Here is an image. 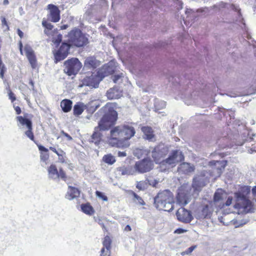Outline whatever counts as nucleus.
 <instances>
[{"instance_id": "0e129e2a", "label": "nucleus", "mask_w": 256, "mask_h": 256, "mask_svg": "<svg viewBox=\"0 0 256 256\" xmlns=\"http://www.w3.org/2000/svg\"><path fill=\"white\" fill-rule=\"evenodd\" d=\"M9 4V2L8 0H4L2 4L4 6H6Z\"/></svg>"}, {"instance_id": "c03bdc74", "label": "nucleus", "mask_w": 256, "mask_h": 256, "mask_svg": "<svg viewBox=\"0 0 256 256\" xmlns=\"http://www.w3.org/2000/svg\"><path fill=\"white\" fill-rule=\"evenodd\" d=\"M232 198L231 196H228L226 202L224 203V206H229L232 203Z\"/></svg>"}, {"instance_id": "c85d7f7f", "label": "nucleus", "mask_w": 256, "mask_h": 256, "mask_svg": "<svg viewBox=\"0 0 256 256\" xmlns=\"http://www.w3.org/2000/svg\"><path fill=\"white\" fill-rule=\"evenodd\" d=\"M86 106L82 104L74 105V114L76 116L80 115L84 110Z\"/></svg>"}, {"instance_id": "7c9ffc66", "label": "nucleus", "mask_w": 256, "mask_h": 256, "mask_svg": "<svg viewBox=\"0 0 256 256\" xmlns=\"http://www.w3.org/2000/svg\"><path fill=\"white\" fill-rule=\"evenodd\" d=\"M149 180H145L140 181L137 182L136 188L140 190H144L146 189L148 186Z\"/></svg>"}, {"instance_id": "49530a36", "label": "nucleus", "mask_w": 256, "mask_h": 256, "mask_svg": "<svg viewBox=\"0 0 256 256\" xmlns=\"http://www.w3.org/2000/svg\"><path fill=\"white\" fill-rule=\"evenodd\" d=\"M2 26H6L7 30L8 29V26L7 24V22L4 17H2Z\"/></svg>"}, {"instance_id": "c756f323", "label": "nucleus", "mask_w": 256, "mask_h": 256, "mask_svg": "<svg viewBox=\"0 0 256 256\" xmlns=\"http://www.w3.org/2000/svg\"><path fill=\"white\" fill-rule=\"evenodd\" d=\"M42 24L46 28V30H44V32L48 36H50L54 33L53 32L51 31L53 28V26L47 22H46L42 21Z\"/></svg>"}, {"instance_id": "4be33fe9", "label": "nucleus", "mask_w": 256, "mask_h": 256, "mask_svg": "<svg viewBox=\"0 0 256 256\" xmlns=\"http://www.w3.org/2000/svg\"><path fill=\"white\" fill-rule=\"evenodd\" d=\"M80 195V191L76 188L72 186H68V189L66 197L69 200H72Z\"/></svg>"}, {"instance_id": "bf43d9fd", "label": "nucleus", "mask_w": 256, "mask_h": 256, "mask_svg": "<svg viewBox=\"0 0 256 256\" xmlns=\"http://www.w3.org/2000/svg\"><path fill=\"white\" fill-rule=\"evenodd\" d=\"M247 221H245L244 222H240L238 225L236 226V228L240 227L242 226L244 224L247 223Z\"/></svg>"}, {"instance_id": "a18cd8bd", "label": "nucleus", "mask_w": 256, "mask_h": 256, "mask_svg": "<svg viewBox=\"0 0 256 256\" xmlns=\"http://www.w3.org/2000/svg\"><path fill=\"white\" fill-rule=\"evenodd\" d=\"M60 133L65 136L68 140H72V138L68 134L65 132L64 130H62Z\"/></svg>"}, {"instance_id": "2f4dec72", "label": "nucleus", "mask_w": 256, "mask_h": 256, "mask_svg": "<svg viewBox=\"0 0 256 256\" xmlns=\"http://www.w3.org/2000/svg\"><path fill=\"white\" fill-rule=\"evenodd\" d=\"M166 106V102L162 100H156L154 102L155 111L158 112V110L164 108Z\"/></svg>"}, {"instance_id": "2eb2a0df", "label": "nucleus", "mask_w": 256, "mask_h": 256, "mask_svg": "<svg viewBox=\"0 0 256 256\" xmlns=\"http://www.w3.org/2000/svg\"><path fill=\"white\" fill-rule=\"evenodd\" d=\"M226 198V194L222 190H218L214 194V200L215 204L220 208L224 206V200Z\"/></svg>"}, {"instance_id": "72a5a7b5", "label": "nucleus", "mask_w": 256, "mask_h": 256, "mask_svg": "<svg viewBox=\"0 0 256 256\" xmlns=\"http://www.w3.org/2000/svg\"><path fill=\"white\" fill-rule=\"evenodd\" d=\"M82 211L86 214H92L94 212L93 208L89 204H82Z\"/></svg>"}, {"instance_id": "412c9836", "label": "nucleus", "mask_w": 256, "mask_h": 256, "mask_svg": "<svg viewBox=\"0 0 256 256\" xmlns=\"http://www.w3.org/2000/svg\"><path fill=\"white\" fill-rule=\"evenodd\" d=\"M116 172L119 175L124 176V175H133L135 174L136 170L132 166L125 167L121 166L117 168Z\"/></svg>"}, {"instance_id": "f3484780", "label": "nucleus", "mask_w": 256, "mask_h": 256, "mask_svg": "<svg viewBox=\"0 0 256 256\" xmlns=\"http://www.w3.org/2000/svg\"><path fill=\"white\" fill-rule=\"evenodd\" d=\"M106 96L109 99L118 98L122 96V91L118 87H114L108 90Z\"/></svg>"}, {"instance_id": "338daca9", "label": "nucleus", "mask_w": 256, "mask_h": 256, "mask_svg": "<svg viewBox=\"0 0 256 256\" xmlns=\"http://www.w3.org/2000/svg\"><path fill=\"white\" fill-rule=\"evenodd\" d=\"M0 77L1 78H3V77H4V72H3V70L2 69L1 70L0 72Z\"/></svg>"}, {"instance_id": "f03ea898", "label": "nucleus", "mask_w": 256, "mask_h": 256, "mask_svg": "<svg viewBox=\"0 0 256 256\" xmlns=\"http://www.w3.org/2000/svg\"><path fill=\"white\" fill-rule=\"evenodd\" d=\"M135 134V129L131 125L124 124L116 126L110 130L111 139L109 143L115 146L118 144L117 142L129 140Z\"/></svg>"}, {"instance_id": "3c124183", "label": "nucleus", "mask_w": 256, "mask_h": 256, "mask_svg": "<svg viewBox=\"0 0 256 256\" xmlns=\"http://www.w3.org/2000/svg\"><path fill=\"white\" fill-rule=\"evenodd\" d=\"M184 232H185L184 230L182 229L179 228V229H177L176 230H175V233L180 234H182V233Z\"/></svg>"}, {"instance_id": "ea45409f", "label": "nucleus", "mask_w": 256, "mask_h": 256, "mask_svg": "<svg viewBox=\"0 0 256 256\" xmlns=\"http://www.w3.org/2000/svg\"><path fill=\"white\" fill-rule=\"evenodd\" d=\"M96 195L98 197L102 198L104 200L106 201L108 200V198L106 196H104L102 192L96 191Z\"/></svg>"}, {"instance_id": "6e6d98bb", "label": "nucleus", "mask_w": 256, "mask_h": 256, "mask_svg": "<svg viewBox=\"0 0 256 256\" xmlns=\"http://www.w3.org/2000/svg\"><path fill=\"white\" fill-rule=\"evenodd\" d=\"M158 183V181H157L156 180H154V182H152L149 180L148 185H152L154 186H156V184Z\"/></svg>"}, {"instance_id": "0eeeda50", "label": "nucleus", "mask_w": 256, "mask_h": 256, "mask_svg": "<svg viewBox=\"0 0 256 256\" xmlns=\"http://www.w3.org/2000/svg\"><path fill=\"white\" fill-rule=\"evenodd\" d=\"M184 160V156L181 151L176 150L173 151L169 156L162 160V164L164 166H174L176 164Z\"/></svg>"}, {"instance_id": "603ef678", "label": "nucleus", "mask_w": 256, "mask_h": 256, "mask_svg": "<svg viewBox=\"0 0 256 256\" xmlns=\"http://www.w3.org/2000/svg\"><path fill=\"white\" fill-rule=\"evenodd\" d=\"M14 109L17 114H19L21 112V110L19 106H16Z\"/></svg>"}, {"instance_id": "7ed1b4c3", "label": "nucleus", "mask_w": 256, "mask_h": 256, "mask_svg": "<svg viewBox=\"0 0 256 256\" xmlns=\"http://www.w3.org/2000/svg\"><path fill=\"white\" fill-rule=\"evenodd\" d=\"M174 203L172 193L168 190L160 192L154 198V206L160 210L170 212Z\"/></svg>"}, {"instance_id": "37998d69", "label": "nucleus", "mask_w": 256, "mask_h": 256, "mask_svg": "<svg viewBox=\"0 0 256 256\" xmlns=\"http://www.w3.org/2000/svg\"><path fill=\"white\" fill-rule=\"evenodd\" d=\"M196 248V246H193L190 247L186 250V254H190Z\"/></svg>"}, {"instance_id": "de8ad7c7", "label": "nucleus", "mask_w": 256, "mask_h": 256, "mask_svg": "<svg viewBox=\"0 0 256 256\" xmlns=\"http://www.w3.org/2000/svg\"><path fill=\"white\" fill-rule=\"evenodd\" d=\"M38 147L39 150L40 151L44 152L46 153L48 152V150L47 148H44L42 146L39 145V146H38Z\"/></svg>"}, {"instance_id": "774afa93", "label": "nucleus", "mask_w": 256, "mask_h": 256, "mask_svg": "<svg viewBox=\"0 0 256 256\" xmlns=\"http://www.w3.org/2000/svg\"><path fill=\"white\" fill-rule=\"evenodd\" d=\"M22 44L21 42H20V50H21V48H22Z\"/></svg>"}, {"instance_id": "20e7f679", "label": "nucleus", "mask_w": 256, "mask_h": 256, "mask_svg": "<svg viewBox=\"0 0 256 256\" xmlns=\"http://www.w3.org/2000/svg\"><path fill=\"white\" fill-rule=\"evenodd\" d=\"M104 109L106 110L108 109V112L104 114L98 122V126L96 128H98L100 130H108L117 118V112L116 110L107 106L105 107Z\"/></svg>"}, {"instance_id": "13d9d810", "label": "nucleus", "mask_w": 256, "mask_h": 256, "mask_svg": "<svg viewBox=\"0 0 256 256\" xmlns=\"http://www.w3.org/2000/svg\"><path fill=\"white\" fill-rule=\"evenodd\" d=\"M50 149L52 150L58 156L60 155V154L58 153V151L56 150V149L53 147H50Z\"/></svg>"}, {"instance_id": "e433bc0d", "label": "nucleus", "mask_w": 256, "mask_h": 256, "mask_svg": "<svg viewBox=\"0 0 256 256\" xmlns=\"http://www.w3.org/2000/svg\"><path fill=\"white\" fill-rule=\"evenodd\" d=\"M132 194L134 196L133 200L134 202L142 206L145 204L144 202L141 197L133 192H132Z\"/></svg>"}, {"instance_id": "b1692460", "label": "nucleus", "mask_w": 256, "mask_h": 256, "mask_svg": "<svg viewBox=\"0 0 256 256\" xmlns=\"http://www.w3.org/2000/svg\"><path fill=\"white\" fill-rule=\"evenodd\" d=\"M60 106L64 112H68L72 109V102L70 100H64L60 102Z\"/></svg>"}, {"instance_id": "864d4df0", "label": "nucleus", "mask_w": 256, "mask_h": 256, "mask_svg": "<svg viewBox=\"0 0 256 256\" xmlns=\"http://www.w3.org/2000/svg\"><path fill=\"white\" fill-rule=\"evenodd\" d=\"M18 34L20 38H22L24 36L23 32L22 30H20V29H18Z\"/></svg>"}, {"instance_id": "a878e982", "label": "nucleus", "mask_w": 256, "mask_h": 256, "mask_svg": "<svg viewBox=\"0 0 256 256\" xmlns=\"http://www.w3.org/2000/svg\"><path fill=\"white\" fill-rule=\"evenodd\" d=\"M49 178L52 179L58 178V172L54 165H51L48 169Z\"/></svg>"}, {"instance_id": "680f3d73", "label": "nucleus", "mask_w": 256, "mask_h": 256, "mask_svg": "<svg viewBox=\"0 0 256 256\" xmlns=\"http://www.w3.org/2000/svg\"><path fill=\"white\" fill-rule=\"evenodd\" d=\"M29 84L32 86V89L34 90V82H33V81L32 80H30Z\"/></svg>"}, {"instance_id": "39448f33", "label": "nucleus", "mask_w": 256, "mask_h": 256, "mask_svg": "<svg viewBox=\"0 0 256 256\" xmlns=\"http://www.w3.org/2000/svg\"><path fill=\"white\" fill-rule=\"evenodd\" d=\"M68 40L71 45L77 47L82 46L88 43V38L78 28L72 30L68 35Z\"/></svg>"}, {"instance_id": "5701e85b", "label": "nucleus", "mask_w": 256, "mask_h": 256, "mask_svg": "<svg viewBox=\"0 0 256 256\" xmlns=\"http://www.w3.org/2000/svg\"><path fill=\"white\" fill-rule=\"evenodd\" d=\"M98 82H97L95 80H94V76L85 78L83 82V84L84 85L88 86L92 88L98 87Z\"/></svg>"}, {"instance_id": "f8f14e48", "label": "nucleus", "mask_w": 256, "mask_h": 256, "mask_svg": "<svg viewBox=\"0 0 256 256\" xmlns=\"http://www.w3.org/2000/svg\"><path fill=\"white\" fill-rule=\"evenodd\" d=\"M116 70L114 63L113 62H110L108 64H104L98 71V75L104 78L110 74H112Z\"/></svg>"}, {"instance_id": "79ce46f5", "label": "nucleus", "mask_w": 256, "mask_h": 256, "mask_svg": "<svg viewBox=\"0 0 256 256\" xmlns=\"http://www.w3.org/2000/svg\"><path fill=\"white\" fill-rule=\"evenodd\" d=\"M48 158V154L47 153H42L40 154V158L43 161H46Z\"/></svg>"}, {"instance_id": "4d7b16f0", "label": "nucleus", "mask_w": 256, "mask_h": 256, "mask_svg": "<svg viewBox=\"0 0 256 256\" xmlns=\"http://www.w3.org/2000/svg\"><path fill=\"white\" fill-rule=\"evenodd\" d=\"M131 230H132V228L129 225H127L124 228L125 231L129 232V231H130Z\"/></svg>"}, {"instance_id": "393cba45", "label": "nucleus", "mask_w": 256, "mask_h": 256, "mask_svg": "<svg viewBox=\"0 0 256 256\" xmlns=\"http://www.w3.org/2000/svg\"><path fill=\"white\" fill-rule=\"evenodd\" d=\"M100 130L98 128H95L94 132L90 139V142L94 143L96 145H98L100 140L101 134L98 132Z\"/></svg>"}, {"instance_id": "8fccbe9b", "label": "nucleus", "mask_w": 256, "mask_h": 256, "mask_svg": "<svg viewBox=\"0 0 256 256\" xmlns=\"http://www.w3.org/2000/svg\"><path fill=\"white\" fill-rule=\"evenodd\" d=\"M126 156L125 152H118V156L120 157H124Z\"/></svg>"}, {"instance_id": "6ab92c4d", "label": "nucleus", "mask_w": 256, "mask_h": 256, "mask_svg": "<svg viewBox=\"0 0 256 256\" xmlns=\"http://www.w3.org/2000/svg\"><path fill=\"white\" fill-rule=\"evenodd\" d=\"M112 240L108 236H106L103 242V248L101 250V256H104L108 254H110L111 248Z\"/></svg>"}, {"instance_id": "f257e3e1", "label": "nucleus", "mask_w": 256, "mask_h": 256, "mask_svg": "<svg viewBox=\"0 0 256 256\" xmlns=\"http://www.w3.org/2000/svg\"><path fill=\"white\" fill-rule=\"evenodd\" d=\"M224 167L225 164L223 160L210 162L206 170H203L200 174H197L194 178L193 187L197 188L204 186L208 180V175L216 178L220 176Z\"/></svg>"}, {"instance_id": "473e14b6", "label": "nucleus", "mask_w": 256, "mask_h": 256, "mask_svg": "<svg viewBox=\"0 0 256 256\" xmlns=\"http://www.w3.org/2000/svg\"><path fill=\"white\" fill-rule=\"evenodd\" d=\"M210 210L208 206V205H206L202 208L201 212L198 214V216L199 218H204L208 216Z\"/></svg>"}, {"instance_id": "5fc2aeb1", "label": "nucleus", "mask_w": 256, "mask_h": 256, "mask_svg": "<svg viewBox=\"0 0 256 256\" xmlns=\"http://www.w3.org/2000/svg\"><path fill=\"white\" fill-rule=\"evenodd\" d=\"M176 4L180 7V8H182V6L183 3L180 0H176Z\"/></svg>"}, {"instance_id": "f704fd0d", "label": "nucleus", "mask_w": 256, "mask_h": 256, "mask_svg": "<svg viewBox=\"0 0 256 256\" xmlns=\"http://www.w3.org/2000/svg\"><path fill=\"white\" fill-rule=\"evenodd\" d=\"M235 196L237 198V201L238 202L239 200H242L243 202H244V204L246 206H248L250 204V202L246 200L244 196L240 192H236L235 193Z\"/></svg>"}, {"instance_id": "aec40b11", "label": "nucleus", "mask_w": 256, "mask_h": 256, "mask_svg": "<svg viewBox=\"0 0 256 256\" xmlns=\"http://www.w3.org/2000/svg\"><path fill=\"white\" fill-rule=\"evenodd\" d=\"M100 62L94 57L87 58L84 62V66L87 68H96L98 66Z\"/></svg>"}, {"instance_id": "1a4fd4ad", "label": "nucleus", "mask_w": 256, "mask_h": 256, "mask_svg": "<svg viewBox=\"0 0 256 256\" xmlns=\"http://www.w3.org/2000/svg\"><path fill=\"white\" fill-rule=\"evenodd\" d=\"M168 153V149L164 146H159L155 148L152 152V156L156 163L162 164L164 157Z\"/></svg>"}, {"instance_id": "e2e57ef3", "label": "nucleus", "mask_w": 256, "mask_h": 256, "mask_svg": "<svg viewBox=\"0 0 256 256\" xmlns=\"http://www.w3.org/2000/svg\"><path fill=\"white\" fill-rule=\"evenodd\" d=\"M234 206L236 208H240L241 207H242V206H241L240 205V203L238 202V203L236 204Z\"/></svg>"}, {"instance_id": "a19ab883", "label": "nucleus", "mask_w": 256, "mask_h": 256, "mask_svg": "<svg viewBox=\"0 0 256 256\" xmlns=\"http://www.w3.org/2000/svg\"><path fill=\"white\" fill-rule=\"evenodd\" d=\"M58 178H60L64 180H66V174L62 169H60V172H58Z\"/></svg>"}, {"instance_id": "09e8293b", "label": "nucleus", "mask_w": 256, "mask_h": 256, "mask_svg": "<svg viewBox=\"0 0 256 256\" xmlns=\"http://www.w3.org/2000/svg\"><path fill=\"white\" fill-rule=\"evenodd\" d=\"M9 98L12 100V102L16 100V98L14 96V93L12 92H10L8 94Z\"/></svg>"}, {"instance_id": "052dcab7", "label": "nucleus", "mask_w": 256, "mask_h": 256, "mask_svg": "<svg viewBox=\"0 0 256 256\" xmlns=\"http://www.w3.org/2000/svg\"><path fill=\"white\" fill-rule=\"evenodd\" d=\"M252 192L254 196H256V186H254L252 188Z\"/></svg>"}, {"instance_id": "4c0bfd02", "label": "nucleus", "mask_w": 256, "mask_h": 256, "mask_svg": "<svg viewBox=\"0 0 256 256\" xmlns=\"http://www.w3.org/2000/svg\"><path fill=\"white\" fill-rule=\"evenodd\" d=\"M52 35L53 36V37L52 38V42L54 44H56V45L59 44L62 40V36L60 34H56V36H54V34H53V33L52 34Z\"/></svg>"}, {"instance_id": "69168bd1", "label": "nucleus", "mask_w": 256, "mask_h": 256, "mask_svg": "<svg viewBox=\"0 0 256 256\" xmlns=\"http://www.w3.org/2000/svg\"><path fill=\"white\" fill-rule=\"evenodd\" d=\"M68 26L67 24H64L61 26V29L65 30V29H66L68 28Z\"/></svg>"}, {"instance_id": "6e6552de", "label": "nucleus", "mask_w": 256, "mask_h": 256, "mask_svg": "<svg viewBox=\"0 0 256 256\" xmlns=\"http://www.w3.org/2000/svg\"><path fill=\"white\" fill-rule=\"evenodd\" d=\"M154 168L152 162L149 158H144L136 162L134 169L140 173H144L150 171Z\"/></svg>"}, {"instance_id": "c9c22d12", "label": "nucleus", "mask_w": 256, "mask_h": 256, "mask_svg": "<svg viewBox=\"0 0 256 256\" xmlns=\"http://www.w3.org/2000/svg\"><path fill=\"white\" fill-rule=\"evenodd\" d=\"M124 78V74L120 73L117 74H114L112 76V80L114 83L120 84L122 82Z\"/></svg>"}, {"instance_id": "9d476101", "label": "nucleus", "mask_w": 256, "mask_h": 256, "mask_svg": "<svg viewBox=\"0 0 256 256\" xmlns=\"http://www.w3.org/2000/svg\"><path fill=\"white\" fill-rule=\"evenodd\" d=\"M70 44L65 42L62 43L59 50L54 54L56 62L64 59L67 56Z\"/></svg>"}, {"instance_id": "58836bf2", "label": "nucleus", "mask_w": 256, "mask_h": 256, "mask_svg": "<svg viewBox=\"0 0 256 256\" xmlns=\"http://www.w3.org/2000/svg\"><path fill=\"white\" fill-rule=\"evenodd\" d=\"M28 130L25 132L26 135L31 140H34V136L33 134V133L32 132V126L31 127V128H28Z\"/></svg>"}, {"instance_id": "a211bd4d", "label": "nucleus", "mask_w": 256, "mask_h": 256, "mask_svg": "<svg viewBox=\"0 0 256 256\" xmlns=\"http://www.w3.org/2000/svg\"><path fill=\"white\" fill-rule=\"evenodd\" d=\"M142 131L144 133V138L148 140L154 141L156 140L154 131L150 127L144 126L142 128Z\"/></svg>"}, {"instance_id": "9b49d317", "label": "nucleus", "mask_w": 256, "mask_h": 256, "mask_svg": "<svg viewBox=\"0 0 256 256\" xmlns=\"http://www.w3.org/2000/svg\"><path fill=\"white\" fill-rule=\"evenodd\" d=\"M176 214L178 219L182 222L188 223L192 219V216L190 212L182 208H179L177 210Z\"/></svg>"}, {"instance_id": "423d86ee", "label": "nucleus", "mask_w": 256, "mask_h": 256, "mask_svg": "<svg viewBox=\"0 0 256 256\" xmlns=\"http://www.w3.org/2000/svg\"><path fill=\"white\" fill-rule=\"evenodd\" d=\"M82 66L81 62L76 58H72L64 63V72L68 76L76 75Z\"/></svg>"}, {"instance_id": "cd10ccee", "label": "nucleus", "mask_w": 256, "mask_h": 256, "mask_svg": "<svg viewBox=\"0 0 256 256\" xmlns=\"http://www.w3.org/2000/svg\"><path fill=\"white\" fill-rule=\"evenodd\" d=\"M102 160L104 162L109 165H112L116 162L114 156L110 154L104 155L102 157Z\"/></svg>"}, {"instance_id": "4468645a", "label": "nucleus", "mask_w": 256, "mask_h": 256, "mask_svg": "<svg viewBox=\"0 0 256 256\" xmlns=\"http://www.w3.org/2000/svg\"><path fill=\"white\" fill-rule=\"evenodd\" d=\"M48 8L50 10L51 21L54 22H58L60 19V10L58 8L52 4H48Z\"/></svg>"}, {"instance_id": "bb28decb", "label": "nucleus", "mask_w": 256, "mask_h": 256, "mask_svg": "<svg viewBox=\"0 0 256 256\" xmlns=\"http://www.w3.org/2000/svg\"><path fill=\"white\" fill-rule=\"evenodd\" d=\"M16 119L21 126H26L27 128H31L32 123L28 119L24 118L22 116H17Z\"/></svg>"}, {"instance_id": "dca6fc26", "label": "nucleus", "mask_w": 256, "mask_h": 256, "mask_svg": "<svg viewBox=\"0 0 256 256\" xmlns=\"http://www.w3.org/2000/svg\"><path fill=\"white\" fill-rule=\"evenodd\" d=\"M194 170V165L188 162H183L180 165L178 170L180 173L190 174Z\"/></svg>"}, {"instance_id": "ddd939ff", "label": "nucleus", "mask_w": 256, "mask_h": 256, "mask_svg": "<svg viewBox=\"0 0 256 256\" xmlns=\"http://www.w3.org/2000/svg\"><path fill=\"white\" fill-rule=\"evenodd\" d=\"M24 51L31 66L33 69L36 68L37 67V61L34 51L28 45L25 46Z\"/></svg>"}]
</instances>
